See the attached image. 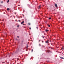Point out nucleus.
<instances>
[{"mask_svg":"<svg viewBox=\"0 0 64 64\" xmlns=\"http://www.w3.org/2000/svg\"><path fill=\"white\" fill-rule=\"evenodd\" d=\"M55 6L56 8H58V6H57V4H55Z\"/></svg>","mask_w":64,"mask_h":64,"instance_id":"f257e3e1","label":"nucleus"},{"mask_svg":"<svg viewBox=\"0 0 64 64\" xmlns=\"http://www.w3.org/2000/svg\"><path fill=\"white\" fill-rule=\"evenodd\" d=\"M41 5H40L39 6V8H38V9H41Z\"/></svg>","mask_w":64,"mask_h":64,"instance_id":"f03ea898","label":"nucleus"},{"mask_svg":"<svg viewBox=\"0 0 64 64\" xmlns=\"http://www.w3.org/2000/svg\"><path fill=\"white\" fill-rule=\"evenodd\" d=\"M46 43H49V41H48V40H47L46 42Z\"/></svg>","mask_w":64,"mask_h":64,"instance_id":"7ed1b4c3","label":"nucleus"},{"mask_svg":"<svg viewBox=\"0 0 64 64\" xmlns=\"http://www.w3.org/2000/svg\"><path fill=\"white\" fill-rule=\"evenodd\" d=\"M24 23V21H23L21 23V24H23V23Z\"/></svg>","mask_w":64,"mask_h":64,"instance_id":"20e7f679","label":"nucleus"},{"mask_svg":"<svg viewBox=\"0 0 64 64\" xmlns=\"http://www.w3.org/2000/svg\"><path fill=\"white\" fill-rule=\"evenodd\" d=\"M60 59H64V58L63 57H60Z\"/></svg>","mask_w":64,"mask_h":64,"instance_id":"39448f33","label":"nucleus"},{"mask_svg":"<svg viewBox=\"0 0 64 64\" xmlns=\"http://www.w3.org/2000/svg\"><path fill=\"white\" fill-rule=\"evenodd\" d=\"M46 32H48V31H49V30H46Z\"/></svg>","mask_w":64,"mask_h":64,"instance_id":"423d86ee","label":"nucleus"},{"mask_svg":"<svg viewBox=\"0 0 64 64\" xmlns=\"http://www.w3.org/2000/svg\"><path fill=\"white\" fill-rule=\"evenodd\" d=\"M7 10H8V11H9L10 10V8H8L7 9Z\"/></svg>","mask_w":64,"mask_h":64,"instance_id":"0eeeda50","label":"nucleus"},{"mask_svg":"<svg viewBox=\"0 0 64 64\" xmlns=\"http://www.w3.org/2000/svg\"><path fill=\"white\" fill-rule=\"evenodd\" d=\"M9 0H8L7 2V3H9Z\"/></svg>","mask_w":64,"mask_h":64,"instance_id":"6e6552de","label":"nucleus"},{"mask_svg":"<svg viewBox=\"0 0 64 64\" xmlns=\"http://www.w3.org/2000/svg\"><path fill=\"white\" fill-rule=\"evenodd\" d=\"M62 50H64V48H63V47H62Z\"/></svg>","mask_w":64,"mask_h":64,"instance_id":"1a4fd4ad","label":"nucleus"},{"mask_svg":"<svg viewBox=\"0 0 64 64\" xmlns=\"http://www.w3.org/2000/svg\"><path fill=\"white\" fill-rule=\"evenodd\" d=\"M49 20H50V19H51V18H49Z\"/></svg>","mask_w":64,"mask_h":64,"instance_id":"9d476101","label":"nucleus"},{"mask_svg":"<svg viewBox=\"0 0 64 64\" xmlns=\"http://www.w3.org/2000/svg\"><path fill=\"white\" fill-rule=\"evenodd\" d=\"M33 52V50H32V52Z\"/></svg>","mask_w":64,"mask_h":64,"instance_id":"9b49d317","label":"nucleus"},{"mask_svg":"<svg viewBox=\"0 0 64 64\" xmlns=\"http://www.w3.org/2000/svg\"><path fill=\"white\" fill-rule=\"evenodd\" d=\"M42 38L44 39V36H42Z\"/></svg>","mask_w":64,"mask_h":64,"instance_id":"f8f14e48","label":"nucleus"},{"mask_svg":"<svg viewBox=\"0 0 64 64\" xmlns=\"http://www.w3.org/2000/svg\"><path fill=\"white\" fill-rule=\"evenodd\" d=\"M27 48H28V44L27 45Z\"/></svg>","mask_w":64,"mask_h":64,"instance_id":"ddd939ff","label":"nucleus"},{"mask_svg":"<svg viewBox=\"0 0 64 64\" xmlns=\"http://www.w3.org/2000/svg\"><path fill=\"white\" fill-rule=\"evenodd\" d=\"M48 27H50V25H48Z\"/></svg>","mask_w":64,"mask_h":64,"instance_id":"4468645a","label":"nucleus"},{"mask_svg":"<svg viewBox=\"0 0 64 64\" xmlns=\"http://www.w3.org/2000/svg\"><path fill=\"white\" fill-rule=\"evenodd\" d=\"M19 26H20L18 25V26L17 27H19Z\"/></svg>","mask_w":64,"mask_h":64,"instance_id":"2eb2a0df","label":"nucleus"},{"mask_svg":"<svg viewBox=\"0 0 64 64\" xmlns=\"http://www.w3.org/2000/svg\"><path fill=\"white\" fill-rule=\"evenodd\" d=\"M1 3H3V2H1Z\"/></svg>","mask_w":64,"mask_h":64,"instance_id":"dca6fc26","label":"nucleus"},{"mask_svg":"<svg viewBox=\"0 0 64 64\" xmlns=\"http://www.w3.org/2000/svg\"><path fill=\"white\" fill-rule=\"evenodd\" d=\"M36 28H37V29H38V27H36Z\"/></svg>","mask_w":64,"mask_h":64,"instance_id":"f3484780","label":"nucleus"},{"mask_svg":"<svg viewBox=\"0 0 64 64\" xmlns=\"http://www.w3.org/2000/svg\"><path fill=\"white\" fill-rule=\"evenodd\" d=\"M22 16H23V17H24V15L23 14H22Z\"/></svg>","mask_w":64,"mask_h":64,"instance_id":"a211bd4d","label":"nucleus"},{"mask_svg":"<svg viewBox=\"0 0 64 64\" xmlns=\"http://www.w3.org/2000/svg\"><path fill=\"white\" fill-rule=\"evenodd\" d=\"M31 28H30V30H31Z\"/></svg>","mask_w":64,"mask_h":64,"instance_id":"6ab92c4d","label":"nucleus"},{"mask_svg":"<svg viewBox=\"0 0 64 64\" xmlns=\"http://www.w3.org/2000/svg\"><path fill=\"white\" fill-rule=\"evenodd\" d=\"M20 20H18L19 22H20Z\"/></svg>","mask_w":64,"mask_h":64,"instance_id":"aec40b11","label":"nucleus"},{"mask_svg":"<svg viewBox=\"0 0 64 64\" xmlns=\"http://www.w3.org/2000/svg\"><path fill=\"white\" fill-rule=\"evenodd\" d=\"M18 38H19V36H18Z\"/></svg>","mask_w":64,"mask_h":64,"instance_id":"412c9836","label":"nucleus"},{"mask_svg":"<svg viewBox=\"0 0 64 64\" xmlns=\"http://www.w3.org/2000/svg\"><path fill=\"white\" fill-rule=\"evenodd\" d=\"M39 46H41V45L40 44H39Z\"/></svg>","mask_w":64,"mask_h":64,"instance_id":"4be33fe9","label":"nucleus"},{"mask_svg":"<svg viewBox=\"0 0 64 64\" xmlns=\"http://www.w3.org/2000/svg\"><path fill=\"white\" fill-rule=\"evenodd\" d=\"M42 43H44V42L43 41H42Z\"/></svg>","mask_w":64,"mask_h":64,"instance_id":"5701e85b","label":"nucleus"},{"mask_svg":"<svg viewBox=\"0 0 64 64\" xmlns=\"http://www.w3.org/2000/svg\"><path fill=\"white\" fill-rule=\"evenodd\" d=\"M46 22H47V21H46Z\"/></svg>","mask_w":64,"mask_h":64,"instance_id":"b1692460","label":"nucleus"},{"mask_svg":"<svg viewBox=\"0 0 64 64\" xmlns=\"http://www.w3.org/2000/svg\"><path fill=\"white\" fill-rule=\"evenodd\" d=\"M59 19H60V18H58Z\"/></svg>","mask_w":64,"mask_h":64,"instance_id":"393cba45","label":"nucleus"},{"mask_svg":"<svg viewBox=\"0 0 64 64\" xmlns=\"http://www.w3.org/2000/svg\"><path fill=\"white\" fill-rule=\"evenodd\" d=\"M0 24H1V25H2V23Z\"/></svg>","mask_w":64,"mask_h":64,"instance_id":"a878e982","label":"nucleus"},{"mask_svg":"<svg viewBox=\"0 0 64 64\" xmlns=\"http://www.w3.org/2000/svg\"><path fill=\"white\" fill-rule=\"evenodd\" d=\"M40 40L39 41V42H40Z\"/></svg>","mask_w":64,"mask_h":64,"instance_id":"bb28decb","label":"nucleus"},{"mask_svg":"<svg viewBox=\"0 0 64 64\" xmlns=\"http://www.w3.org/2000/svg\"><path fill=\"white\" fill-rule=\"evenodd\" d=\"M48 53H50V52H48Z\"/></svg>","mask_w":64,"mask_h":64,"instance_id":"cd10ccee","label":"nucleus"},{"mask_svg":"<svg viewBox=\"0 0 64 64\" xmlns=\"http://www.w3.org/2000/svg\"><path fill=\"white\" fill-rule=\"evenodd\" d=\"M23 25H24V24H23Z\"/></svg>","mask_w":64,"mask_h":64,"instance_id":"c85d7f7f","label":"nucleus"},{"mask_svg":"<svg viewBox=\"0 0 64 64\" xmlns=\"http://www.w3.org/2000/svg\"><path fill=\"white\" fill-rule=\"evenodd\" d=\"M48 52H47V53H48Z\"/></svg>","mask_w":64,"mask_h":64,"instance_id":"c756f323","label":"nucleus"},{"mask_svg":"<svg viewBox=\"0 0 64 64\" xmlns=\"http://www.w3.org/2000/svg\"><path fill=\"white\" fill-rule=\"evenodd\" d=\"M4 63H5V62H4Z\"/></svg>","mask_w":64,"mask_h":64,"instance_id":"7c9ffc66","label":"nucleus"}]
</instances>
